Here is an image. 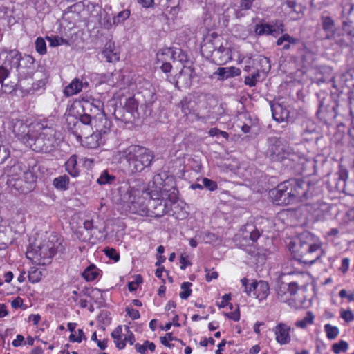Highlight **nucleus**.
I'll list each match as a JSON object with an SVG mask.
<instances>
[{"mask_svg": "<svg viewBox=\"0 0 354 354\" xmlns=\"http://www.w3.org/2000/svg\"><path fill=\"white\" fill-rule=\"evenodd\" d=\"M77 156L73 155L65 163V168L67 172L72 176L76 177L79 175L80 171L77 167Z\"/></svg>", "mask_w": 354, "mask_h": 354, "instance_id": "30", "label": "nucleus"}, {"mask_svg": "<svg viewBox=\"0 0 354 354\" xmlns=\"http://www.w3.org/2000/svg\"><path fill=\"white\" fill-rule=\"evenodd\" d=\"M326 336L329 339H334L339 334V329L328 324L324 326Z\"/></svg>", "mask_w": 354, "mask_h": 354, "instance_id": "45", "label": "nucleus"}, {"mask_svg": "<svg viewBox=\"0 0 354 354\" xmlns=\"http://www.w3.org/2000/svg\"><path fill=\"white\" fill-rule=\"evenodd\" d=\"M98 275L97 268L94 265H91L85 269L82 273L83 277L88 281L95 280Z\"/></svg>", "mask_w": 354, "mask_h": 354, "instance_id": "36", "label": "nucleus"}, {"mask_svg": "<svg viewBox=\"0 0 354 354\" xmlns=\"http://www.w3.org/2000/svg\"><path fill=\"white\" fill-rule=\"evenodd\" d=\"M41 271L37 268H32L28 272V279L32 283L39 282L41 279Z\"/></svg>", "mask_w": 354, "mask_h": 354, "instance_id": "42", "label": "nucleus"}, {"mask_svg": "<svg viewBox=\"0 0 354 354\" xmlns=\"http://www.w3.org/2000/svg\"><path fill=\"white\" fill-rule=\"evenodd\" d=\"M21 142L36 152L49 153L57 145V131L51 127H42L23 135Z\"/></svg>", "mask_w": 354, "mask_h": 354, "instance_id": "3", "label": "nucleus"}, {"mask_svg": "<svg viewBox=\"0 0 354 354\" xmlns=\"http://www.w3.org/2000/svg\"><path fill=\"white\" fill-rule=\"evenodd\" d=\"M125 330L127 333V335L124 339V342H129L130 344H133L135 342L134 335L131 331H130L128 326L125 327Z\"/></svg>", "mask_w": 354, "mask_h": 354, "instance_id": "63", "label": "nucleus"}, {"mask_svg": "<svg viewBox=\"0 0 354 354\" xmlns=\"http://www.w3.org/2000/svg\"><path fill=\"white\" fill-rule=\"evenodd\" d=\"M62 242V239L57 234L52 233L48 236L47 241H44V243L48 246V248L55 255L61 247Z\"/></svg>", "mask_w": 354, "mask_h": 354, "instance_id": "28", "label": "nucleus"}, {"mask_svg": "<svg viewBox=\"0 0 354 354\" xmlns=\"http://www.w3.org/2000/svg\"><path fill=\"white\" fill-rule=\"evenodd\" d=\"M126 312L127 313L128 315L133 320L138 319L140 317L139 311L136 309L127 307L126 308Z\"/></svg>", "mask_w": 354, "mask_h": 354, "instance_id": "60", "label": "nucleus"}, {"mask_svg": "<svg viewBox=\"0 0 354 354\" xmlns=\"http://www.w3.org/2000/svg\"><path fill=\"white\" fill-rule=\"evenodd\" d=\"M299 290V286L295 282L285 283L279 281L277 287V297L281 301H286L295 295Z\"/></svg>", "mask_w": 354, "mask_h": 354, "instance_id": "15", "label": "nucleus"}, {"mask_svg": "<svg viewBox=\"0 0 354 354\" xmlns=\"http://www.w3.org/2000/svg\"><path fill=\"white\" fill-rule=\"evenodd\" d=\"M260 235V231L252 223H247L242 232L243 238H249L252 242L257 241Z\"/></svg>", "mask_w": 354, "mask_h": 354, "instance_id": "27", "label": "nucleus"}, {"mask_svg": "<svg viewBox=\"0 0 354 354\" xmlns=\"http://www.w3.org/2000/svg\"><path fill=\"white\" fill-rule=\"evenodd\" d=\"M105 254L111 259L114 260L115 262L120 259L119 253L113 248H106L104 250Z\"/></svg>", "mask_w": 354, "mask_h": 354, "instance_id": "55", "label": "nucleus"}, {"mask_svg": "<svg viewBox=\"0 0 354 354\" xmlns=\"http://www.w3.org/2000/svg\"><path fill=\"white\" fill-rule=\"evenodd\" d=\"M268 153L273 161L281 162L286 159L294 160V158L297 156L293 149L281 138H273L270 140Z\"/></svg>", "mask_w": 354, "mask_h": 354, "instance_id": "9", "label": "nucleus"}, {"mask_svg": "<svg viewBox=\"0 0 354 354\" xmlns=\"http://www.w3.org/2000/svg\"><path fill=\"white\" fill-rule=\"evenodd\" d=\"M12 131L19 139L21 140L23 135L28 134V132H31L28 128V126L25 124L22 120H17L13 123Z\"/></svg>", "mask_w": 354, "mask_h": 354, "instance_id": "31", "label": "nucleus"}, {"mask_svg": "<svg viewBox=\"0 0 354 354\" xmlns=\"http://www.w3.org/2000/svg\"><path fill=\"white\" fill-rule=\"evenodd\" d=\"M272 118L278 122L286 121L289 116V111L281 104L275 103L271 105Z\"/></svg>", "mask_w": 354, "mask_h": 354, "instance_id": "20", "label": "nucleus"}, {"mask_svg": "<svg viewBox=\"0 0 354 354\" xmlns=\"http://www.w3.org/2000/svg\"><path fill=\"white\" fill-rule=\"evenodd\" d=\"M116 179L114 175L110 174L107 171H103L100 176L98 178L97 182L100 185H111Z\"/></svg>", "mask_w": 354, "mask_h": 354, "instance_id": "37", "label": "nucleus"}, {"mask_svg": "<svg viewBox=\"0 0 354 354\" xmlns=\"http://www.w3.org/2000/svg\"><path fill=\"white\" fill-rule=\"evenodd\" d=\"M93 128V126H90L89 129H86L84 127L75 128L76 130L73 132L77 135V138L84 137L86 145L90 149H95L98 147L102 143H103L102 135L109 133L97 131L95 129V131H93L92 134L88 135Z\"/></svg>", "mask_w": 354, "mask_h": 354, "instance_id": "10", "label": "nucleus"}, {"mask_svg": "<svg viewBox=\"0 0 354 354\" xmlns=\"http://www.w3.org/2000/svg\"><path fill=\"white\" fill-rule=\"evenodd\" d=\"M314 317H315L313 314L311 312L308 311L306 313V316L304 317L303 319L299 320L295 323V326L298 328H305L309 324H313Z\"/></svg>", "mask_w": 354, "mask_h": 354, "instance_id": "39", "label": "nucleus"}, {"mask_svg": "<svg viewBox=\"0 0 354 354\" xmlns=\"http://www.w3.org/2000/svg\"><path fill=\"white\" fill-rule=\"evenodd\" d=\"M269 285L266 281L254 282V295L259 300L264 299L269 294Z\"/></svg>", "mask_w": 354, "mask_h": 354, "instance_id": "25", "label": "nucleus"}, {"mask_svg": "<svg viewBox=\"0 0 354 354\" xmlns=\"http://www.w3.org/2000/svg\"><path fill=\"white\" fill-rule=\"evenodd\" d=\"M53 256V252L44 243L35 246V248L28 250L26 252L27 258L32 259L37 264L41 265L48 263Z\"/></svg>", "mask_w": 354, "mask_h": 354, "instance_id": "13", "label": "nucleus"}, {"mask_svg": "<svg viewBox=\"0 0 354 354\" xmlns=\"http://www.w3.org/2000/svg\"><path fill=\"white\" fill-rule=\"evenodd\" d=\"M341 19L343 30H344L348 44H349L354 37V4L348 3L343 6Z\"/></svg>", "mask_w": 354, "mask_h": 354, "instance_id": "11", "label": "nucleus"}, {"mask_svg": "<svg viewBox=\"0 0 354 354\" xmlns=\"http://www.w3.org/2000/svg\"><path fill=\"white\" fill-rule=\"evenodd\" d=\"M322 112H323V118L326 120H333L336 117V115H337L335 106H332L331 108L329 109L328 115H324V109L322 110V106H320L317 113L319 114H322Z\"/></svg>", "mask_w": 354, "mask_h": 354, "instance_id": "51", "label": "nucleus"}, {"mask_svg": "<svg viewBox=\"0 0 354 354\" xmlns=\"http://www.w3.org/2000/svg\"><path fill=\"white\" fill-rule=\"evenodd\" d=\"M241 74V70L239 68L219 67L212 75V77L216 78L219 81L239 76Z\"/></svg>", "mask_w": 354, "mask_h": 354, "instance_id": "19", "label": "nucleus"}, {"mask_svg": "<svg viewBox=\"0 0 354 354\" xmlns=\"http://www.w3.org/2000/svg\"><path fill=\"white\" fill-rule=\"evenodd\" d=\"M290 39L291 41L290 42L294 41L292 37L290 36L288 34H283L277 40L276 44L277 46H281L283 45L285 41H288L290 43Z\"/></svg>", "mask_w": 354, "mask_h": 354, "instance_id": "61", "label": "nucleus"}, {"mask_svg": "<svg viewBox=\"0 0 354 354\" xmlns=\"http://www.w3.org/2000/svg\"><path fill=\"white\" fill-rule=\"evenodd\" d=\"M84 88L82 81L78 78H75L72 82L65 87L64 94L66 97H71L80 93Z\"/></svg>", "mask_w": 354, "mask_h": 354, "instance_id": "24", "label": "nucleus"}, {"mask_svg": "<svg viewBox=\"0 0 354 354\" xmlns=\"http://www.w3.org/2000/svg\"><path fill=\"white\" fill-rule=\"evenodd\" d=\"M232 59L230 48L221 44L214 49L212 55V62L217 65H223Z\"/></svg>", "mask_w": 354, "mask_h": 354, "instance_id": "16", "label": "nucleus"}, {"mask_svg": "<svg viewBox=\"0 0 354 354\" xmlns=\"http://www.w3.org/2000/svg\"><path fill=\"white\" fill-rule=\"evenodd\" d=\"M216 46L212 40H206L204 41V43L201 45V51L203 55H206L207 57L210 56V58L212 59V52L214 51V49H216Z\"/></svg>", "mask_w": 354, "mask_h": 354, "instance_id": "38", "label": "nucleus"}, {"mask_svg": "<svg viewBox=\"0 0 354 354\" xmlns=\"http://www.w3.org/2000/svg\"><path fill=\"white\" fill-rule=\"evenodd\" d=\"M293 328L288 326L286 324L280 322L274 328L273 332L276 336V341L281 345L287 344L290 341V332Z\"/></svg>", "mask_w": 354, "mask_h": 354, "instance_id": "18", "label": "nucleus"}, {"mask_svg": "<svg viewBox=\"0 0 354 354\" xmlns=\"http://www.w3.org/2000/svg\"><path fill=\"white\" fill-rule=\"evenodd\" d=\"M69 178L66 175L61 176L53 180V185L58 189L66 190L68 188Z\"/></svg>", "mask_w": 354, "mask_h": 354, "instance_id": "35", "label": "nucleus"}, {"mask_svg": "<svg viewBox=\"0 0 354 354\" xmlns=\"http://www.w3.org/2000/svg\"><path fill=\"white\" fill-rule=\"evenodd\" d=\"M46 85L45 80H39L36 82L32 84V86L26 88V85L24 84V91L26 92L28 94H33L35 92L39 91L40 88H42Z\"/></svg>", "mask_w": 354, "mask_h": 354, "instance_id": "40", "label": "nucleus"}, {"mask_svg": "<svg viewBox=\"0 0 354 354\" xmlns=\"http://www.w3.org/2000/svg\"><path fill=\"white\" fill-rule=\"evenodd\" d=\"M11 65L6 64V57L2 65L0 66V83H3V80L8 77L10 71L12 70Z\"/></svg>", "mask_w": 354, "mask_h": 354, "instance_id": "44", "label": "nucleus"}, {"mask_svg": "<svg viewBox=\"0 0 354 354\" xmlns=\"http://www.w3.org/2000/svg\"><path fill=\"white\" fill-rule=\"evenodd\" d=\"M341 317L346 322H351L354 319V315L351 310H342L341 311Z\"/></svg>", "mask_w": 354, "mask_h": 354, "instance_id": "59", "label": "nucleus"}, {"mask_svg": "<svg viewBox=\"0 0 354 354\" xmlns=\"http://www.w3.org/2000/svg\"><path fill=\"white\" fill-rule=\"evenodd\" d=\"M166 194H164V200L167 201L170 206L178 201V190L176 187H172L169 189H163Z\"/></svg>", "mask_w": 354, "mask_h": 354, "instance_id": "34", "label": "nucleus"}, {"mask_svg": "<svg viewBox=\"0 0 354 354\" xmlns=\"http://www.w3.org/2000/svg\"><path fill=\"white\" fill-rule=\"evenodd\" d=\"M199 98L197 116L203 120L214 118L213 113H214V109L217 106V101L216 98L209 94L201 95Z\"/></svg>", "mask_w": 354, "mask_h": 354, "instance_id": "12", "label": "nucleus"}, {"mask_svg": "<svg viewBox=\"0 0 354 354\" xmlns=\"http://www.w3.org/2000/svg\"><path fill=\"white\" fill-rule=\"evenodd\" d=\"M1 84V87L3 92L5 93H11L14 91L16 90L17 87L20 88L21 90L24 91V82H23V80H21V82L17 80V82H10V84H5L3 82Z\"/></svg>", "mask_w": 354, "mask_h": 354, "instance_id": "33", "label": "nucleus"}, {"mask_svg": "<svg viewBox=\"0 0 354 354\" xmlns=\"http://www.w3.org/2000/svg\"><path fill=\"white\" fill-rule=\"evenodd\" d=\"M196 105L197 103L195 100H193L191 98L184 97L179 103L178 106L180 107L181 111L185 115H188L192 113L197 115L198 107H196Z\"/></svg>", "mask_w": 354, "mask_h": 354, "instance_id": "22", "label": "nucleus"}, {"mask_svg": "<svg viewBox=\"0 0 354 354\" xmlns=\"http://www.w3.org/2000/svg\"><path fill=\"white\" fill-rule=\"evenodd\" d=\"M35 48L37 52L40 55L46 53V44L44 39L41 37H38L35 41Z\"/></svg>", "mask_w": 354, "mask_h": 354, "instance_id": "50", "label": "nucleus"}, {"mask_svg": "<svg viewBox=\"0 0 354 354\" xmlns=\"http://www.w3.org/2000/svg\"><path fill=\"white\" fill-rule=\"evenodd\" d=\"M102 54L106 60L110 63H115L120 59V55L115 51V43L112 41L106 43Z\"/></svg>", "mask_w": 354, "mask_h": 354, "instance_id": "21", "label": "nucleus"}, {"mask_svg": "<svg viewBox=\"0 0 354 354\" xmlns=\"http://www.w3.org/2000/svg\"><path fill=\"white\" fill-rule=\"evenodd\" d=\"M348 348V344L346 342L341 340L337 343H335L332 346V350L335 354H339L341 352H345Z\"/></svg>", "mask_w": 354, "mask_h": 354, "instance_id": "46", "label": "nucleus"}, {"mask_svg": "<svg viewBox=\"0 0 354 354\" xmlns=\"http://www.w3.org/2000/svg\"><path fill=\"white\" fill-rule=\"evenodd\" d=\"M130 11L129 10H124L119 13L116 16L113 17V24L118 25L123 21H124L127 19L129 17Z\"/></svg>", "mask_w": 354, "mask_h": 354, "instance_id": "47", "label": "nucleus"}, {"mask_svg": "<svg viewBox=\"0 0 354 354\" xmlns=\"http://www.w3.org/2000/svg\"><path fill=\"white\" fill-rule=\"evenodd\" d=\"M218 134H221L224 138H227L228 134L225 131H222L217 128H212L209 131V135L210 136H215Z\"/></svg>", "mask_w": 354, "mask_h": 354, "instance_id": "64", "label": "nucleus"}, {"mask_svg": "<svg viewBox=\"0 0 354 354\" xmlns=\"http://www.w3.org/2000/svg\"><path fill=\"white\" fill-rule=\"evenodd\" d=\"M317 37L322 40H328L341 46H348L343 26L337 27L335 20L328 15H322L319 18Z\"/></svg>", "mask_w": 354, "mask_h": 354, "instance_id": "6", "label": "nucleus"}, {"mask_svg": "<svg viewBox=\"0 0 354 354\" xmlns=\"http://www.w3.org/2000/svg\"><path fill=\"white\" fill-rule=\"evenodd\" d=\"M259 77V72L257 71V72L251 74V75L246 76L245 77L244 82L246 85H248L250 87L254 86L258 82Z\"/></svg>", "mask_w": 354, "mask_h": 354, "instance_id": "48", "label": "nucleus"}, {"mask_svg": "<svg viewBox=\"0 0 354 354\" xmlns=\"http://www.w3.org/2000/svg\"><path fill=\"white\" fill-rule=\"evenodd\" d=\"M192 286L190 282H183L180 288L182 291L180 292L179 296L182 299H187L192 294V289L190 287Z\"/></svg>", "mask_w": 354, "mask_h": 354, "instance_id": "43", "label": "nucleus"}, {"mask_svg": "<svg viewBox=\"0 0 354 354\" xmlns=\"http://www.w3.org/2000/svg\"><path fill=\"white\" fill-rule=\"evenodd\" d=\"M147 207V216L161 217L170 211V205L165 200H149Z\"/></svg>", "mask_w": 354, "mask_h": 354, "instance_id": "14", "label": "nucleus"}, {"mask_svg": "<svg viewBox=\"0 0 354 354\" xmlns=\"http://www.w3.org/2000/svg\"><path fill=\"white\" fill-rule=\"evenodd\" d=\"M304 181L295 179L286 180L270 190L269 196L277 205H287L301 200L306 196V189Z\"/></svg>", "mask_w": 354, "mask_h": 354, "instance_id": "2", "label": "nucleus"}, {"mask_svg": "<svg viewBox=\"0 0 354 354\" xmlns=\"http://www.w3.org/2000/svg\"><path fill=\"white\" fill-rule=\"evenodd\" d=\"M283 6H286V10L293 19H297L303 16V8L300 4H297L295 1L286 0Z\"/></svg>", "mask_w": 354, "mask_h": 354, "instance_id": "23", "label": "nucleus"}, {"mask_svg": "<svg viewBox=\"0 0 354 354\" xmlns=\"http://www.w3.org/2000/svg\"><path fill=\"white\" fill-rule=\"evenodd\" d=\"M176 53L171 48H165L160 50L156 54L157 64L175 59Z\"/></svg>", "mask_w": 354, "mask_h": 354, "instance_id": "29", "label": "nucleus"}, {"mask_svg": "<svg viewBox=\"0 0 354 354\" xmlns=\"http://www.w3.org/2000/svg\"><path fill=\"white\" fill-rule=\"evenodd\" d=\"M205 272H206L205 279L208 282L211 281L212 279H217L218 277V272L214 270L205 268Z\"/></svg>", "mask_w": 354, "mask_h": 354, "instance_id": "58", "label": "nucleus"}, {"mask_svg": "<svg viewBox=\"0 0 354 354\" xmlns=\"http://www.w3.org/2000/svg\"><path fill=\"white\" fill-rule=\"evenodd\" d=\"M121 158H124L128 164V171L131 174L142 171L151 166L153 159V152L139 145H131L119 151Z\"/></svg>", "mask_w": 354, "mask_h": 354, "instance_id": "5", "label": "nucleus"}, {"mask_svg": "<svg viewBox=\"0 0 354 354\" xmlns=\"http://www.w3.org/2000/svg\"><path fill=\"white\" fill-rule=\"evenodd\" d=\"M145 183L139 181L135 186H130L122 200L127 209L133 214L145 216L147 214V201L145 194Z\"/></svg>", "mask_w": 354, "mask_h": 354, "instance_id": "7", "label": "nucleus"}, {"mask_svg": "<svg viewBox=\"0 0 354 354\" xmlns=\"http://www.w3.org/2000/svg\"><path fill=\"white\" fill-rule=\"evenodd\" d=\"M149 187V185L147 186L145 184V190L142 192L147 202L149 200H164V194L166 193L164 192L163 189H158L156 187L154 189H150Z\"/></svg>", "mask_w": 354, "mask_h": 354, "instance_id": "26", "label": "nucleus"}, {"mask_svg": "<svg viewBox=\"0 0 354 354\" xmlns=\"http://www.w3.org/2000/svg\"><path fill=\"white\" fill-rule=\"evenodd\" d=\"M294 259L300 263L311 265L322 254L320 245L313 241L310 233H304L297 238L291 246Z\"/></svg>", "mask_w": 354, "mask_h": 354, "instance_id": "4", "label": "nucleus"}, {"mask_svg": "<svg viewBox=\"0 0 354 354\" xmlns=\"http://www.w3.org/2000/svg\"><path fill=\"white\" fill-rule=\"evenodd\" d=\"M255 0H239V9L240 10H250Z\"/></svg>", "mask_w": 354, "mask_h": 354, "instance_id": "57", "label": "nucleus"}, {"mask_svg": "<svg viewBox=\"0 0 354 354\" xmlns=\"http://www.w3.org/2000/svg\"><path fill=\"white\" fill-rule=\"evenodd\" d=\"M24 180L21 178L15 179L13 177H11L8 180L9 185L13 187L15 189L21 192L25 193L29 190V187L26 184L24 185Z\"/></svg>", "mask_w": 354, "mask_h": 354, "instance_id": "32", "label": "nucleus"}, {"mask_svg": "<svg viewBox=\"0 0 354 354\" xmlns=\"http://www.w3.org/2000/svg\"><path fill=\"white\" fill-rule=\"evenodd\" d=\"M242 286L245 288V292L248 294V295H250L251 292H254V282L253 281L251 283H248V280L246 278H243L241 280Z\"/></svg>", "mask_w": 354, "mask_h": 354, "instance_id": "56", "label": "nucleus"}, {"mask_svg": "<svg viewBox=\"0 0 354 354\" xmlns=\"http://www.w3.org/2000/svg\"><path fill=\"white\" fill-rule=\"evenodd\" d=\"M102 107L103 103L100 100H83V113L75 123V128L89 129L90 126H93L97 131L109 132L112 122L107 118Z\"/></svg>", "mask_w": 354, "mask_h": 354, "instance_id": "1", "label": "nucleus"}, {"mask_svg": "<svg viewBox=\"0 0 354 354\" xmlns=\"http://www.w3.org/2000/svg\"><path fill=\"white\" fill-rule=\"evenodd\" d=\"M348 178V173L346 170H342L339 172L338 182L337 183V188L339 191H345L346 186V179Z\"/></svg>", "mask_w": 354, "mask_h": 354, "instance_id": "41", "label": "nucleus"}, {"mask_svg": "<svg viewBox=\"0 0 354 354\" xmlns=\"http://www.w3.org/2000/svg\"><path fill=\"white\" fill-rule=\"evenodd\" d=\"M202 183L203 187L207 188L209 191H214L217 189V183L216 181H214L211 179H209L207 178H203L202 179Z\"/></svg>", "mask_w": 354, "mask_h": 354, "instance_id": "53", "label": "nucleus"}, {"mask_svg": "<svg viewBox=\"0 0 354 354\" xmlns=\"http://www.w3.org/2000/svg\"><path fill=\"white\" fill-rule=\"evenodd\" d=\"M339 295L341 298H347L348 301H354V292L348 294L346 290L342 289L339 291Z\"/></svg>", "mask_w": 354, "mask_h": 354, "instance_id": "62", "label": "nucleus"}, {"mask_svg": "<svg viewBox=\"0 0 354 354\" xmlns=\"http://www.w3.org/2000/svg\"><path fill=\"white\" fill-rule=\"evenodd\" d=\"M259 62L261 66L260 70L262 72L267 73L270 70L271 66L268 58L266 57H261Z\"/></svg>", "mask_w": 354, "mask_h": 354, "instance_id": "52", "label": "nucleus"}, {"mask_svg": "<svg viewBox=\"0 0 354 354\" xmlns=\"http://www.w3.org/2000/svg\"><path fill=\"white\" fill-rule=\"evenodd\" d=\"M25 184L29 187V189H32V184L36 181L37 176L30 171L24 173Z\"/></svg>", "mask_w": 354, "mask_h": 354, "instance_id": "49", "label": "nucleus"}, {"mask_svg": "<svg viewBox=\"0 0 354 354\" xmlns=\"http://www.w3.org/2000/svg\"><path fill=\"white\" fill-rule=\"evenodd\" d=\"M255 33L259 36L272 35L277 37L284 31L283 24L280 23L279 25H270L268 24H257L254 29Z\"/></svg>", "mask_w": 354, "mask_h": 354, "instance_id": "17", "label": "nucleus"}, {"mask_svg": "<svg viewBox=\"0 0 354 354\" xmlns=\"http://www.w3.org/2000/svg\"><path fill=\"white\" fill-rule=\"evenodd\" d=\"M178 340L176 337L172 335V333H167L165 337H160V342L167 347L171 348L174 344L169 343V341Z\"/></svg>", "mask_w": 354, "mask_h": 354, "instance_id": "54", "label": "nucleus"}, {"mask_svg": "<svg viewBox=\"0 0 354 354\" xmlns=\"http://www.w3.org/2000/svg\"><path fill=\"white\" fill-rule=\"evenodd\" d=\"M6 64L11 65V68H15L18 72L19 81L28 77L33 74L34 59L32 56H24L16 50H10L6 55Z\"/></svg>", "mask_w": 354, "mask_h": 354, "instance_id": "8", "label": "nucleus"}]
</instances>
